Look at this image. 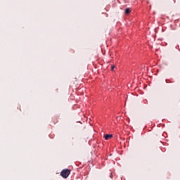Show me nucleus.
<instances>
[{"label": "nucleus", "instance_id": "obj_1", "mask_svg": "<svg viewBox=\"0 0 180 180\" xmlns=\"http://www.w3.org/2000/svg\"><path fill=\"white\" fill-rule=\"evenodd\" d=\"M70 174H71V171L67 169H63L61 172L60 175L63 178L67 179L70 176Z\"/></svg>", "mask_w": 180, "mask_h": 180}, {"label": "nucleus", "instance_id": "obj_2", "mask_svg": "<svg viewBox=\"0 0 180 180\" xmlns=\"http://www.w3.org/2000/svg\"><path fill=\"white\" fill-rule=\"evenodd\" d=\"M113 137L112 134H105L104 135L105 140H109V139H112Z\"/></svg>", "mask_w": 180, "mask_h": 180}, {"label": "nucleus", "instance_id": "obj_3", "mask_svg": "<svg viewBox=\"0 0 180 180\" xmlns=\"http://www.w3.org/2000/svg\"><path fill=\"white\" fill-rule=\"evenodd\" d=\"M125 13L128 15V13H130V8H126L125 9Z\"/></svg>", "mask_w": 180, "mask_h": 180}, {"label": "nucleus", "instance_id": "obj_4", "mask_svg": "<svg viewBox=\"0 0 180 180\" xmlns=\"http://www.w3.org/2000/svg\"><path fill=\"white\" fill-rule=\"evenodd\" d=\"M113 70H115V65L111 66V70L113 71Z\"/></svg>", "mask_w": 180, "mask_h": 180}]
</instances>
